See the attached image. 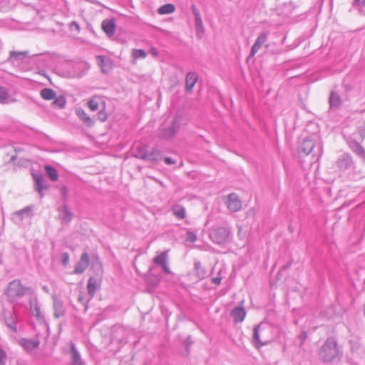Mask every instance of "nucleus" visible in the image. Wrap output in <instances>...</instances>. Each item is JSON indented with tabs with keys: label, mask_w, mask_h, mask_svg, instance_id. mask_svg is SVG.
<instances>
[{
	"label": "nucleus",
	"mask_w": 365,
	"mask_h": 365,
	"mask_svg": "<svg viewBox=\"0 0 365 365\" xmlns=\"http://www.w3.org/2000/svg\"><path fill=\"white\" fill-rule=\"evenodd\" d=\"M147 56V53L143 49H133L132 57L133 60L144 59Z\"/></svg>",
	"instance_id": "f704fd0d"
},
{
	"label": "nucleus",
	"mask_w": 365,
	"mask_h": 365,
	"mask_svg": "<svg viewBox=\"0 0 365 365\" xmlns=\"http://www.w3.org/2000/svg\"><path fill=\"white\" fill-rule=\"evenodd\" d=\"M230 231L225 227H213L209 230V237L212 242L225 246L229 242Z\"/></svg>",
	"instance_id": "7ed1b4c3"
},
{
	"label": "nucleus",
	"mask_w": 365,
	"mask_h": 365,
	"mask_svg": "<svg viewBox=\"0 0 365 365\" xmlns=\"http://www.w3.org/2000/svg\"><path fill=\"white\" fill-rule=\"evenodd\" d=\"M88 107L90 108L92 111H96L98 109V103L95 100H90L88 102Z\"/></svg>",
	"instance_id": "ea45409f"
},
{
	"label": "nucleus",
	"mask_w": 365,
	"mask_h": 365,
	"mask_svg": "<svg viewBox=\"0 0 365 365\" xmlns=\"http://www.w3.org/2000/svg\"><path fill=\"white\" fill-rule=\"evenodd\" d=\"M357 4L359 6H364L365 0H354V5Z\"/></svg>",
	"instance_id": "864d4df0"
},
{
	"label": "nucleus",
	"mask_w": 365,
	"mask_h": 365,
	"mask_svg": "<svg viewBox=\"0 0 365 365\" xmlns=\"http://www.w3.org/2000/svg\"><path fill=\"white\" fill-rule=\"evenodd\" d=\"M282 51L281 49H277L275 51H273V53H281Z\"/></svg>",
	"instance_id": "13d9d810"
},
{
	"label": "nucleus",
	"mask_w": 365,
	"mask_h": 365,
	"mask_svg": "<svg viewBox=\"0 0 365 365\" xmlns=\"http://www.w3.org/2000/svg\"><path fill=\"white\" fill-rule=\"evenodd\" d=\"M61 215L64 222H69L71 220L72 214L67 207H63Z\"/></svg>",
	"instance_id": "e433bc0d"
},
{
	"label": "nucleus",
	"mask_w": 365,
	"mask_h": 365,
	"mask_svg": "<svg viewBox=\"0 0 365 365\" xmlns=\"http://www.w3.org/2000/svg\"><path fill=\"white\" fill-rule=\"evenodd\" d=\"M221 279H222L221 277H214L212 279V282L215 284H220L221 282Z\"/></svg>",
	"instance_id": "5fc2aeb1"
},
{
	"label": "nucleus",
	"mask_w": 365,
	"mask_h": 365,
	"mask_svg": "<svg viewBox=\"0 0 365 365\" xmlns=\"http://www.w3.org/2000/svg\"><path fill=\"white\" fill-rule=\"evenodd\" d=\"M163 153L157 148H153L150 151H148L146 161L158 162L163 159Z\"/></svg>",
	"instance_id": "5701e85b"
},
{
	"label": "nucleus",
	"mask_w": 365,
	"mask_h": 365,
	"mask_svg": "<svg viewBox=\"0 0 365 365\" xmlns=\"http://www.w3.org/2000/svg\"><path fill=\"white\" fill-rule=\"evenodd\" d=\"M195 28H196L197 36L200 37L201 35L204 33V26H201V27H195Z\"/></svg>",
	"instance_id": "09e8293b"
},
{
	"label": "nucleus",
	"mask_w": 365,
	"mask_h": 365,
	"mask_svg": "<svg viewBox=\"0 0 365 365\" xmlns=\"http://www.w3.org/2000/svg\"><path fill=\"white\" fill-rule=\"evenodd\" d=\"M185 240L189 242H195L197 240V235L195 232L188 231L186 233Z\"/></svg>",
	"instance_id": "58836bf2"
},
{
	"label": "nucleus",
	"mask_w": 365,
	"mask_h": 365,
	"mask_svg": "<svg viewBox=\"0 0 365 365\" xmlns=\"http://www.w3.org/2000/svg\"><path fill=\"white\" fill-rule=\"evenodd\" d=\"M53 316L60 318L65 314V308L61 300L56 297H53Z\"/></svg>",
	"instance_id": "f3484780"
},
{
	"label": "nucleus",
	"mask_w": 365,
	"mask_h": 365,
	"mask_svg": "<svg viewBox=\"0 0 365 365\" xmlns=\"http://www.w3.org/2000/svg\"><path fill=\"white\" fill-rule=\"evenodd\" d=\"M359 135H360L361 140H363L365 138V128H359Z\"/></svg>",
	"instance_id": "3c124183"
},
{
	"label": "nucleus",
	"mask_w": 365,
	"mask_h": 365,
	"mask_svg": "<svg viewBox=\"0 0 365 365\" xmlns=\"http://www.w3.org/2000/svg\"><path fill=\"white\" fill-rule=\"evenodd\" d=\"M98 64L101 68L103 73L108 72L110 68V61L108 58L103 56H97Z\"/></svg>",
	"instance_id": "a878e982"
},
{
	"label": "nucleus",
	"mask_w": 365,
	"mask_h": 365,
	"mask_svg": "<svg viewBox=\"0 0 365 365\" xmlns=\"http://www.w3.org/2000/svg\"><path fill=\"white\" fill-rule=\"evenodd\" d=\"M61 262L63 266H66L69 262V255L67 252H63L61 255Z\"/></svg>",
	"instance_id": "79ce46f5"
},
{
	"label": "nucleus",
	"mask_w": 365,
	"mask_h": 365,
	"mask_svg": "<svg viewBox=\"0 0 365 365\" xmlns=\"http://www.w3.org/2000/svg\"><path fill=\"white\" fill-rule=\"evenodd\" d=\"M41 97L46 101H51L56 98V93L51 88H43L40 92Z\"/></svg>",
	"instance_id": "c756f323"
},
{
	"label": "nucleus",
	"mask_w": 365,
	"mask_h": 365,
	"mask_svg": "<svg viewBox=\"0 0 365 365\" xmlns=\"http://www.w3.org/2000/svg\"><path fill=\"white\" fill-rule=\"evenodd\" d=\"M34 179L35 181L34 189L36 192L41 193L43 191V190L47 188L45 180L41 175H34Z\"/></svg>",
	"instance_id": "b1692460"
},
{
	"label": "nucleus",
	"mask_w": 365,
	"mask_h": 365,
	"mask_svg": "<svg viewBox=\"0 0 365 365\" xmlns=\"http://www.w3.org/2000/svg\"><path fill=\"white\" fill-rule=\"evenodd\" d=\"M90 263V257L87 252H83L79 262L75 266L73 273L74 274H82L88 267Z\"/></svg>",
	"instance_id": "1a4fd4ad"
},
{
	"label": "nucleus",
	"mask_w": 365,
	"mask_h": 365,
	"mask_svg": "<svg viewBox=\"0 0 365 365\" xmlns=\"http://www.w3.org/2000/svg\"><path fill=\"white\" fill-rule=\"evenodd\" d=\"M34 206L29 205L26 207L15 212L13 214V220L16 222H21L25 217H30L33 215Z\"/></svg>",
	"instance_id": "9d476101"
},
{
	"label": "nucleus",
	"mask_w": 365,
	"mask_h": 365,
	"mask_svg": "<svg viewBox=\"0 0 365 365\" xmlns=\"http://www.w3.org/2000/svg\"><path fill=\"white\" fill-rule=\"evenodd\" d=\"M349 146L356 155L361 158H365V150L356 140H351L349 142Z\"/></svg>",
	"instance_id": "412c9836"
},
{
	"label": "nucleus",
	"mask_w": 365,
	"mask_h": 365,
	"mask_svg": "<svg viewBox=\"0 0 365 365\" xmlns=\"http://www.w3.org/2000/svg\"><path fill=\"white\" fill-rule=\"evenodd\" d=\"M101 26L108 36L110 37L114 35L116 25L113 19H105L103 21Z\"/></svg>",
	"instance_id": "dca6fc26"
},
{
	"label": "nucleus",
	"mask_w": 365,
	"mask_h": 365,
	"mask_svg": "<svg viewBox=\"0 0 365 365\" xmlns=\"http://www.w3.org/2000/svg\"><path fill=\"white\" fill-rule=\"evenodd\" d=\"M195 27H201V26H203V23H202V20L201 17L195 19Z\"/></svg>",
	"instance_id": "49530a36"
},
{
	"label": "nucleus",
	"mask_w": 365,
	"mask_h": 365,
	"mask_svg": "<svg viewBox=\"0 0 365 365\" xmlns=\"http://www.w3.org/2000/svg\"><path fill=\"white\" fill-rule=\"evenodd\" d=\"M341 352L338 348L337 342L333 337L327 339L319 351V357L327 363L332 362L339 359Z\"/></svg>",
	"instance_id": "f03ea898"
},
{
	"label": "nucleus",
	"mask_w": 365,
	"mask_h": 365,
	"mask_svg": "<svg viewBox=\"0 0 365 365\" xmlns=\"http://www.w3.org/2000/svg\"><path fill=\"white\" fill-rule=\"evenodd\" d=\"M153 262L157 265L161 267L165 273H170V270L168 264V255L165 252H163L160 255L156 256L153 259Z\"/></svg>",
	"instance_id": "ddd939ff"
},
{
	"label": "nucleus",
	"mask_w": 365,
	"mask_h": 365,
	"mask_svg": "<svg viewBox=\"0 0 365 365\" xmlns=\"http://www.w3.org/2000/svg\"><path fill=\"white\" fill-rule=\"evenodd\" d=\"M43 290L46 291V292H48V289L46 287H43Z\"/></svg>",
	"instance_id": "bf43d9fd"
},
{
	"label": "nucleus",
	"mask_w": 365,
	"mask_h": 365,
	"mask_svg": "<svg viewBox=\"0 0 365 365\" xmlns=\"http://www.w3.org/2000/svg\"><path fill=\"white\" fill-rule=\"evenodd\" d=\"M4 322L6 325L9 329H10L12 331L16 333L17 327H16V317L15 314V310L13 309L12 312L4 311L3 312Z\"/></svg>",
	"instance_id": "39448f33"
},
{
	"label": "nucleus",
	"mask_w": 365,
	"mask_h": 365,
	"mask_svg": "<svg viewBox=\"0 0 365 365\" xmlns=\"http://www.w3.org/2000/svg\"><path fill=\"white\" fill-rule=\"evenodd\" d=\"M198 77L195 72H189L185 78V89L187 93H192V88L197 81Z\"/></svg>",
	"instance_id": "6ab92c4d"
},
{
	"label": "nucleus",
	"mask_w": 365,
	"mask_h": 365,
	"mask_svg": "<svg viewBox=\"0 0 365 365\" xmlns=\"http://www.w3.org/2000/svg\"><path fill=\"white\" fill-rule=\"evenodd\" d=\"M164 161L167 165H173L176 163L175 160L170 157H166L164 158Z\"/></svg>",
	"instance_id": "de8ad7c7"
},
{
	"label": "nucleus",
	"mask_w": 365,
	"mask_h": 365,
	"mask_svg": "<svg viewBox=\"0 0 365 365\" xmlns=\"http://www.w3.org/2000/svg\"><path fill=\"white\" fill-rule=\"evenodd\" d=\"M75 28L77 31H80V26L76 21H73L71 24V29Z\"/></svg>",
	"instance_id": "8fccbe9b"
},
{
	"label": "nucleus",
	"mask_w": 365,
	"mask_h": 365,
	"mask_svg": "<svg viewBox=\"0 0 365 365\" xmlns=\"http://www.w3.org/2000/svg\"><path fill=\"white\" fill-rule=\"evenodd\" d=\"M151 52L155 56L158 54L157 50L155 48H152Z\"/></svg>",
	"instance_id": "4d7b16f0"
},
{
	"label": "nucleus",
	"mask_w": 365,
	"mask_h": 365,
	"mask_svg": "<svg viewBox=\"0 0 365 365\" xmlns=\"http://www.w3.org/2000/svg\"><path fill=\"white\" fill-rule=\"evenodd\" d=\"M336 165L340 170H346L353 165L352 157L349 153H343L336 160Z\"/></svg>",
	"instance_id": "0eeeda50"
},
{
	"label": "nucleus",
	"mask_w": 365,
	"mask_h": 365,
	"mask_svg": "<svg viewBox=\"0 0 365 365\" xmlns=\"http://www.w3.org/2000/svg\"><path fill=\"white\" fill-rule=\"evenodd\" d=\"M191 9H192L195 19L201 17L199 10L197 9V7L194 4H192L191 6Z\"/></svg>",
	"instance_id": "c03bdc74"
},
{
	"label": "nucleus",
	"mask_w": 365,
	"mask_h": 365,
	"mask_svg": "<svg viewBox=\"0 0 365 365\" xmlns=\"http://www.w3.org/2000/svg\"><path fill=\"white\" fill-rule=\"evenodd\" d=\"M314 148V142L309 138L305 139L299 147V153L307 155L312 153Z\"/></svg>",
	"instance_id": "4be33fe9"
},
{
	"label": "nucleus",
	"mask_w": 365,
	"mask_h": 365,
	"mask_svg": "<svg viewBox=\"0 0 365 365\" xmlns=\"http://www.w3.org/2000/svg\"><path fill=\"white\" fill-rule=\"evenodd\" d=\"M7 360L6 352L0 348V365H5Z\"/></svg>",
	"instance_id": "a19ab883"
},
{
	"label": "nucleus",
	"mask_w": 365,
	"mask_h": 365,
	"mask_svg": "<svg viewBox=\"0 0 365 365\" xmlns=\"http://www.w3.org/2000/svg\"><path fill=\"white\" fill-rule=\"evenodd\" d=\"M195 266V271L196 272V274L199 279H203L206 276V271L205 269L202 267L201 263L198 261L195 262L194 264Z\"/></svg>",
	"instance_id": "72a5a7b5"
},
{
	"label": "nucleus",
	"mask_w": 365,
	"mask_h": 365,
	"mask_svg": "<svg viewBox=\"0 0 365 365\" xmlns=\"http://www.w3.org/2000/svg\"><path fill=\"white\" fill-rule=\"evenodd\" d=\"M364 316H365V304H364Z\"/></svg>",
	"instance_id": "052dcab7"
},
{
	"label": "nucleus",
	"mask_w": 365,
	"mask_h": 365,
	"mask_svg": "<svg viewBox=\"0 0 365 365\" xmlns=\"http://www.w3.org/2000/svg\"><path fill=\"white\" fill-rule=\"evenodd\" d=\"M269 32L267 31L262 32L257 38L255 43L253 44L251 51L250 56H255L257 52L260 49L262 45L267 41Z\"/></svg>",
	"instance_id": "6e6552de"
},
{
	"label": "nucleus",
	"mask_w": 365,
	"mask_h": 365,
	"mask_svg": "<svg viewBox=\"0 0 365 365\" xmlns=\"http://www.w3.org/2000/svg\"><path fill=\"white\" fill-rule=\"evenodd\" d=\"M175 7L172 4H167L165 5L161 6L158 10V12L160 14H170L175 11Z\"/></svg>",
	"instance_id": "473e14b6"
},
{
	"label": "nucleus",
	"mask_w": 365,
	"mask_h": 365,
	"mask_svg": "<svg viewBox=\"0 0 365 365\" xmlns=\"http://www.w3.org/2000/svg\"><path fill=\"white\" fill-rule=\"evenodd\" d=\"M9 93L5 87L0 86V103L6 104L8 103Z\"/></svg>",
	"instance_id": "c9c22d12"
},
{
	"label": "nucleus",
	"mask_w": 365,
	"mask_h": 365,
	"mask_svg": "<svg viewBox=\"0 0 365 365\" xmlns=\"http://www.w3.org/2000/svg\"><path fill=\"white\" fill-rule=\"evenodd\" d=\"M180 126V119L178 116H175L168 125L161 129L159 137L162 139L173 138L179 130Z\"/></svg>",
	"instance_id": "20e7f679"
},
{
	"label": "nucleus",
	"mask_w": 365,
	"mask_h": 365,
	"mask_svg": "<svg viewBox=\"0 0 365 365\" xmlns=\"http://www.w3.org/2000/svg\"><path fill=\"white\" fill-rule=\"evenodd\" d=\"M329 106L331 108L336 109L341 105V98L334 91H331L329 96Z\"/></svg>",
	"instance_id": "bb28decb"
},
{
	"label": "nucleus",
	"mask_w": 365,
	"mask_h": 365,
	"mask_svg": "<svg viewBox=\"0 0 365 365\" xmlns=\"http://www.w3.org/2000/svg\"><path fill=\"white\" fill-rule=\"evenodd\" d=\"M68 354L70 355L71 365H86L85 362L81 359L79 351L77 350L75 344L72 342L70 344Z\"/></svg>",
	"instance_id": "f8f14e48"
},
{
	"label": "nucleus",
	"mask_w": 365,
	"mask_h": 365,
	"mask_svg": "<svg viewBox=\"0 0 365 365\" xmlns=\"http://www.w3.org/2000/svg\"><path fill=\"white\" fill-rule=\"evenodd\" d=\"M19 343L26 351H32L38 348L40 344L38 338L21 339Z\"/></svg>",
	"instance_id": "a211bd4d"
},
{
	"label": "nucleus",
	"mask_w": 365,
	"mask_h": 365,
	"mask_svg": "<svg viewBox=\"0 0 365 365\" xmlns=\"http://www.w3.org/2000/svg\"><path fill=\"white\" fill-rule=\"evenodd\" d=\"M31 287H24L20 280L14 279L9 283L4 290V294L9 302H14L18 299L23 297L26 294L32 293Z\"/></svg>",
	"instance_id": "f257e3e1"
},
{
	"label": "nucleus",
	"mask_w": 365,
	"mask_h": 365,
	"mask_svg": "<svg viewBox=\"0 0 365 365\" xmlns=\"http://www.w3.org/2000/svg\"><path fill=\"white\" fill-rule=\"evenodd\" d=\"M98 119L102 122H104L107 119V115L104 111L98 112Z\"/></svg>",
	"instance_id": "a18cd8bd"
},
{
	"label": "nucleus",
	"mask_w": 365,
	"mask_h": 365,
	"mask_svg": "<svg viewBox=\"0 0 365 365\" xmlns=\"http://www.w3.org/2000/svg\"><path fill=\"white\" fill-rule=\"evenodd\" d=\"M54 101L53 102V105L59 108H63L66 106V99L63 96H59L58 98H54Z\"/></svg>",
	"instance_id": "4c0bfd02"
},
{
	"label": "nucleus",
	"mask_w": 365,
	"mask_h": 365,
	"mask_svg": "<svg viewBox=\"0 0 365 365\" xmlns=\"http://www.w3.org/2000/svg\"><path fill=\"white\" fill-rule=\"evenodd\" d=\"M98 286V282L97 279H96L94 277H90L88 279V284H87V289H88V293L89 294L91 297H93L95 295Z\"/></svg>",
	"instance_id": "cd10ccee"
},
{
	"label": "nucleus",
	"mask_w": 365,
	"mask_h": 365,
	"mask_svg": "<svg viewBox=\"0 0 365 365\" xmlns=\"http://www.w3.org/2000/svg\"><path fill=\"white\" fill-rule=\"evenodd\" d=\"M29 51H11L9 53V57L6 60L8 63L14 64L16 63L23 62L24 59L28 56Z\"/></svg>",
	"instance_id": "4468645a"
},
{
	"label": "nucleus",
	"mask_w": 365,
	"mask_h": 365,
	"mask_svg": "<svg viewBox=\"0 0 365 365\" xmlns=\"http://www.w3.org/2000/svg\"><path fill=\"white\" fill-rule=\"evenodd\" d=\"M230 315L235 323H241L245 318L246 312L242 307H237L231 311Z\"/></svg>",
	"instance_id": "aec40b11"
},
{
	"label": "nucleus",
	"mask_w": 365,
	"mask_h": 365,
	"mask_svg": "<svg viewBox=\"0 0 365 365\" xmlns=\"http://www.w3.org/2000/svg\"><path fill=\"white\" fill-rule=\"evenodd\" d=\"M307 338V334L306 333H302L299 336V339L301 341V344L302 345L304 340L306 339Z\"/></svg>",
	"instance_id": "603ef678"
},
{
	"label": "nucleus",
	"mask_w": 365,
	"mask_h": 365,
	"mask_svg": "<svg viewBox=\"0 0 365 365\" xmlns=\"http://www.w3.org/2000/svg\"><path fill=\"white\" fill-rule=\"evenodd\" d=\"M264 328L263 327L262 324H260L254 328L252 341H253L254 345L257 348H259L262 346H264L267 343V341H263L261 339V334H262V332H264Z\"/></svg>",
	"instance_id": "9b49d317"
},
{
	"label": "nucleus",
	"mask_w": 365,
	"mask_h": 365,
	"mask_svg": "<svg viewBox=\"0 0 365 365\" xmlns=\"http://www.w3.org/2000/svg\"><path fill=\"white\" fill-rule=\"evenodd\" d=\"M132 153L134 157L146 160L148 155L147 145L140 143L135 144L132 148Z\"/></svg>",
	"instance_id": "2eb2a0df"
},
{
	"label": "nucleus",
	"mask_w": 365,
	"mask_h": 365,
	"mask_svg": "<svg viewBox=\"0 0 365 365\" xmlns=\"http://www.w3.org/2000/svg\"><path fill=\"white\" fill-rule=\"evenodd\" d=\"M191 9H192L195 19L201 17L199 10L197 9V7L194 4H192L191 6Z\"/></svg>",
	"instance_id": "37998d69"
},
{
	"label": "nucleus",
	"mask_w": 365,
	"mask_h": 365,
	"mask_svg": "<svg viewBox=\"0 0 365 365\" xmlns=\"http://www.w3.org/2000/svg\"><path fill=\"white\" fill-rule=\"evenodd\" d=\"M76 115L86 126L91 127L93 125L94 120L86 114L84 110L78 109L76 110Z\"/></svg>",
	"instance_id": "393cba45"
},
{
	"label": "nucleus",
	"mask_w": 365,
	"mask_h": 365,
	"mask_svg": "<svg viewBox=\"0 0 365 365\" xmlns=\"http://www.w3.org/2000/svg\"><path fill=\"white\" fill-rule=\"evenodd\" d=\"M45 170L51 181L56 182L58 180V174L55 168L51 165H46Z\"/></svg>",
	"instance_id": "2f4dec72"
},
{
	"label": "nucleus",
	"mask_w": 365,
	"mask_h": 365,
	"mask_svg": "<svg viewBox=\"0 0 365 365\" xmlns=\"http://www.w3.org/2000/svg\"><path fill=\"white\" fill-rule=\"evenodd\" d=\"M265 47H266L267 48H268L269 45H268V44L265 45Z\"/></svg>",
	"instance_id": "680f3d73"
},
{
	"label": "nucleus",
	"mask_w": 365,
	"mask_h": 365,
	"mask_svg": "<svg viewBox=\"0 0 365 365\" xmlns=\"http://www.w3.org/2000/svg\"><path fill=\"white\" fill-rule=\"evenodd\" d=\"M226 205L231 212H237L242 207L241 200L235 193H231L227 196Z\"/></svg>",
	"instance_id": "423d86ee"
},
{
	"label": "nucleus",
	"mask_w": 365,
	"mask_h": 365,
	"mask_svg": "<svg viewBox=\"0 0 365 365\" xmlns=\"http://www.w3.org/2000/svg\"><path fill=\"white\" fill-rule=\"evenodd\" d=\"M31 311L34 316H35L38 319H41L43 317L41 316V312L40 309V306L38 305L37 300L31 301L30 302Z\"/></svg>",
	"instance_id": "7c9ffc66"
},
{
	"label": "nucleus",
	"mask_w": 365,
	"mask_h": 365,
	"mask_svg": "<svg viewBox=\"0 0 365 365\" xmlns=\"http://www.w3.org/2000/svg\"><path fill=\"white\" fill-rule=\"evenodd\" d=\"M173 215L178 219L182 220L185 217L186 212L184 207L180 205H175L172 207Z\"/></svg>",
	"instance_id": "c85d7f7f"
},
{
	"label": "nucleus",
	"mask_w": 365,
	"mask_h": 365,
	"mask_svg": "<svg viewBox=\"0 0 365 365\" xmlns=\"http://www.w3.org/2000/svg\"><path fill=\"white\" fill-rule=\"evenodd\" d=\"M78 301L82 304H85V297L83 294L79 295Z\"/></svg>",
	"instance_id": "6e6d98bb"
}]
</instances>
